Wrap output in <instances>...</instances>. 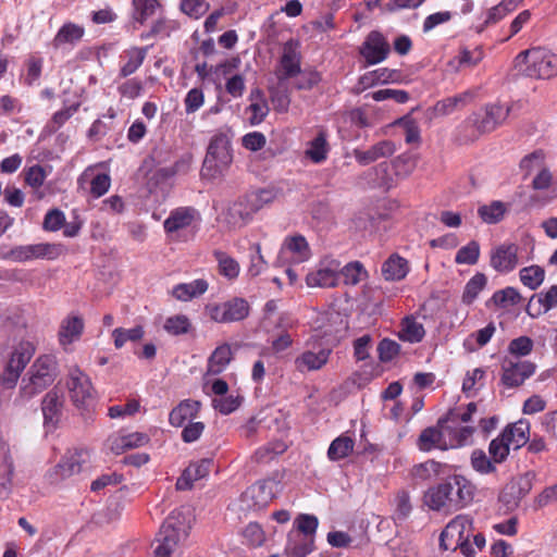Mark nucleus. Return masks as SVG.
<instances>
[{"instance_id":"4c0bfd02","label":"nucleus","mask_w":557,"mask_h":557,"mask_svg":"<svg viewBox=\"0 0 557 557\" xmlns=\"http://www.w3.org/2000/svg\"><path fill=\"white\" fill-rule=\"evenodd\" d=\"M472 99L470 91H465L453 97L437 101L432 108L434 116H446L457 109L465 107Z\"/></svg>"},{"instance_id":"f704fd0d","label":"nucleus","mask_w":557,"mask_h":557,"mask_svg":"<svg viewBox=\"0 0 557 557\" xmlns=\"http://www.w3.org/2000/svg\"><path fill=\"white\" fill-rule=\"evenodd\" d=\"M209 284L203 278H197L189 283H181L173 287L172 296L180 301H190L203 295L208 290Z\"/></svg>"},{"instance_id":"cd10ccee","label":"nucleus","mask_w":557,"mask_h":557,"mask_svg":"<svg viewBox=\"0 0 557 557\" xmlns=\"http://www.w3.org/2000/svg\"><path fill=\"white\" fill-rule=\"evenodd\" d=\"M148 442L149 436L141 432L113 435L108 440L110 450L116 455H120L127 449L141 447Z\"/></svg>"},{"instance_id":"a18cd8bd","label":"nucleus","mask_w":557,"mask_h":557,"mask_svg":"<svg viewBox=\"0 0 557 557\" xmlns=\"http://www.w3.org/2000/svg\"><path fill=\"white\" fill-rule=\"evenodd\" d=\"M284 249L292 253L295 262H304L311 256L309 245L301 235L288 237L284 242Z\"/></svg>"},{"instance_id":"2eb2a0df","label":"nucleus","mask_w":557,"mask_h":557,"mask_svg":"<svg viewBox=\"0 0 557 557\" xmlns=\"http://www.w3.org/2000/svg\"><path fill=\"white\" fill-rule=\"evenodd\" d=\"M277 490L278 483L274 480L259 481L246 490L244 500L249 502V508L260 510L273 500Z\"/></svg>"},{"instance_id":"e433bc0d","label":"nucleus","mask_w":557,"mask_h":557,"mask_svg":"<svg viewBox=\"0 0 557 557\" xmlns=\"http://www.w3.org/2000/svg\"><path fill=\"white\" fill-rule=\"evenodd\" d=\"M132 17L140 25H144L150 17L159 14L163 9L161 0H132Z\"/></svg>"},{"instance_id":"de8ad7c7","label":"nucleus","mask_w":557,"mask_h":557,"mask_svg":"<svg viewBox=\"0 0 557 557\" xmlns=\"http://www.w3.org/2000/svg\"><path fill=\"white\" fill-rule=\"evenodd\" d=\"M507 212V205L500 200H494L488 205L479 207L478 214L483 222L496 224L500 222Z\"/></svg>"},{"instance_id":"bf43d9fd","label":"nucleus","mask_w":557,"mask_h":557,"mask_svg":"<svg viewBox=\"0 0 557 557\" xmlns=\"http://www.w3.org/2000/svg\"><path fill=\"white\" fill-rule=\"evenodd\" d=\"M318 518L313 515L301 513L294 521V529L289 532H299L300 536L313 539L318 529Z\"/></svg>"},{"instance_id":"37998d69","label":"nucleus","mask_w":557,"mask_h":557,"mask_svg":"<svg viewBox=\"0 0 557 557\" xmlns=\"http://www.w3.org/2000/svg\"><path fill=\"white\" fill-rule=\"evenodd\" d=\"M213 257L218 262L219 273L228 281H235L240 272V265L233 257L222 250H214Z\"/></svg>"},{"instance_id":"72a5a7b5","label":"nucleus","mask_w":557,"mask_h":557,"mask_svg":"<svg viewBox=\"0 0 557 557\" xmlns=\"http://www.w3.org/2000/svg\"><path fill=\"white\" fill-rule=\"evenodd\" d=\"M249 101L250 104L246 109V111L250 113L248 121L250 125L256 126L264 121L269 114L270 108L264 94L258 88L251 90Z\"/></svg>"},{"instance_id":"5fc2aeb1","label":"nucleus","mask_w":557,"mask_h":557,"mask_svg":"<svg viewBox=\"0 0 557 557\" xmlns=\"http://www.w3.org/2000/svg\"><path fill=\"white\" fill-rule=\"evenodd\" d=\"M520 281L530 289L534 290L541 286L545 278V271L540 265L522 268L519 272Z\"/></svg>"},{"instance_id":"f8f14e48","label":"nucleus","mask_w":557,"mask_h":557,"mask_svg":"<svg viewBox=\"0 0 557 557\" xmlns=\"http://www.w3.org/2000/svg\"><path fill=\"white\" fill-rule=\"evenodd\" d=\"M210 385V393L215 397L212 399V407L221 414H230L237 410L244 400V397L238 392L228 394V384L222 379H215L212 382H207L206 386Z\"/></svg>"},{"instance_id":"f03ea898","label":"nucleus","mask_w":557,"mask_h":557,"mask_svg":"<svg viewBox=\"0 0 557 557\" xmlns=\"http://www.w3.org/2000/svg\"><path fill=\"white\" fill-rule=\"evenodd\" d=\"M58 373L57 359L52 355L39 356L21 382L22 397L30 399L50 386Z\"/></svg>"},{"instance_id":"7c9ffc66","label":"nucleus","mask_w":557,"mask_h":557,"mask_svg":"<svg viewBox=\"0 0 557 557\" xmlns=\"http://www.w3.org/2000/svg\"><path fill=\"white\" fill-rule=\"evenodd\" d=\"M409 262L398 253H392L381 268L385 281L396 282L404 280L409 273Z\"/></svg>"},{"instance_id":"412c9836","label":"nucleus","mask_w":557,"mask_h":557,"mask_svg":"<svg viewBox=\"0 0 557 557\" xmlns=\"http://www.w3.org/2000/svg\"><path fill=\"white\" fill-rule=\"evenodd\" d=\"M451 434V430L446 428L445 421H438V428H426L423 430L418 438V447L422 451H430L432 449L446 450L450 448L449 441L446 440L447 435Z\"/></svg>"},{"instance_id":"393cba45","label":"nucleus","mask_w":557,"mask_h":557,"mask_svg":"<svg viewBox=\"0 0 557 557\" xmlns=\"http://www.w3.org/2000/svg\"><path fill=\"white\" fill-rule=\"evenodd\" d=\"M396 146L392 140H381L367 150L355 149L354 157L360 165H368L394 154Z\"/></svg>"},{"instance_id":"a878e982","label":"nucleus","mask_w":557,"mask_h":557,"mask_svg":"<svg viewBox=\"0 0 557 557\" xmlns=\"http://www.w3.org/2000/svg\"><path fill=\"white\" fill-rule=\"evenodd\" d=\"M212 467L211 459H202L200 461L190 463L176 481V488L186 491L193 487V484L207 476Z\"/></svg>"},{"instance_id":"8fccbe9b","label":"nucleus","mask_w":557,"mask_h":557,"mask_svg":"<svg viewBox=\"0 0 557 557\" xmlns=\"http://www.w3.org/2000/svg\"><path fill=\"white\" fill-rule=\"evenodd\" d=\"M343 277L346 285H357L368 277V272L359 261H352L345 267L341 265L339 277Z\"/></svg>"},{"instance_id":"c756f323","label":"nucleus","mask_w":557,"mask_h":557,"mask_svg":"<svg viewBox=\"0 0 557 557\" xmlns=\"http://www.w3.org/2000/svg\"><path fill=\"white\" fill-rule=\"evenodd\" d=\"M201 403L193 399H185L173 408L169 414V422L172 426L180 428L186 421H193L197 418Z\"/></svg>"},{"instance_id":"6ab92c4d","label":"nucleus","mask_w":557,"mask_h":557,"mask_svg":"<svg viewBox=\"0 0 557 557\" xmlns=\"http://www.w3.org/2000/svg\"><path fill=\"white\" fill-rule=\"evenodd\" d=\"M518 251L519 247L513 243H505L495 247L491 251V267L499 273L512 272L519 263Z\"/></svg>"},{"instance_id":"774afa93","label":"nucleus","mask_w":557,"mask_h":557,"mask_svg":"<svg viewBox=\"0 0 557 557\" xmlns=\"http://www.w3.org/2000/svg\"><path fill=\"white\" fill-rule=\"evenodd\" d=\"M494 460L490 459L485 451L482 449H475L471 454V466L472 468L481 473V474H488L496 470Z\"/></svg>"},{"instance_id":"ea45409f","label":"nucleus","mask_w":557,"mask_h":557,"mask_svg":"<svg viewBox=\"0 0 557 557\" xmlns=\"http://www.w3.org/2000/svg\"><path fill=\"white\" fill-rule=\"evenodd\" d=\"M233 358L232 348L228 344L218 346L208 360V374L218 375L222 373Z\"/></svg>"},{"instance_id":"c03bdc74","label":"nucleus","mask_w":557,"mask_h":557,"mask_svg":"<svg viewBox=\"0 0 557 557\" xmlns=\"http://www.w3.org/2000/svg\"><path fill=\"white\" fill-rule=\"evenodd\" d=\"M147 54L146 48L134 47L124 51L125 63L120 69L121 77H128L134 74L143 64Z\"/></svg>"},{"instance_id":"09e8293b","label":"nucleus","mask_w":557,"mask_h":557,"mask_svg":"<svg viewBox=\"0 0 557 557\" xmlns=\"http://www.w3.org/2000/svg\"><path fill=\"white\" fill-rule=\"evenodd\" d=\"M496 332V327L494 323H488L485 327L470 334L463 343V346L470 350L474 351L483 346H485L494 336Z\"/></svg>"},{"instance_id":"603ef678","label":"nucleus","mask_w":557,"mask_h":557,"mask_svg":"<svg viewBox=\"0 0 557 557\" xmlns=\"http://www.w3.org/2000/svg\"><path fill=\"white\" fill-rule=\"evenodd\" d=\"M445 424L446 428L451 430V434L447 435L449 437L450 448L465 446L471 442L472 435L474 433L473 426L451 423Z\"/></svg>"},{"instance_id":"e2e57ef3","label":"nucleus","mask_w":557,"mask_h":557,"mask_svg":"<svg viewBox=\"0 0 557 557\" xmlns=\"http://www.w3.org/2000/svg\"><path fill=\"white\" fill-rule=\"evenodd\" d=\"M521 300L520 293L515 287H506L493 294L491 301L499 308H508L519 304Z\"/></svg>"},{"instance_id":"b1692460","label":"nucleus","mask_w":557,"mask_h":557,"mask_svg":"<svg viewBox=\"0 0 557 557\" xmlns=\"http://www.w3.org/2000/svg\"><path fill=\"white\" fill-rule=\"evenodd\" d=\"M63 405L64 398L59 391L53 388L45 395L41 403V410L45 419V426L48 430L55 429L62 416Z\"/></svg>"},{"instance_id":"9d476101","label":"nucleus","mask_w":557,"mask_h":557,"mask_svg":"<svg viewBox=\"0 0 557 557\" xmlns=\"http://www.w3.org/2000/svg\"><path fill=\"white\" fill-rule=\"evenodd\" d=\"M331 355V348L308 341L305 349L294 360L295 369L299 373L320 371L327 364Z\"/></svg>"},{"instance_id":"423d86ee","label":"nucleus","mask_w":557,"mask_h":557,"mask_svg":"<svg viewBox=\"0 0 557 557\" xmlns=\"http://www.w3.org/2000/svg\"><path fill=\"white\" fill-rule=\"evenodd\" d=\"M205 312L215 323H234L245 320L250 313V305L243 297H232L222 302H210Z\"/></svg>"},{"instance_id":"1a4fd4ad","label":"nucleus","mask_w":557,"mask_h":557,"mask_svg":"<svg viewBox=\"0 0 557 557\" xmlns=\"http://www.w3.org/2000/svg\"><path fill=\"white\" fill-rule=\"evenodd\" d=\"M66 387L70 398L77 408H83L94 398L95 389L90 377L79 367L69 369Z\"/></svg>"},{"instance_id":"39448f33","label":"nucleus","mask_w":557,"mask_h":557,"mask_svg":"<svg viewBox=\"0 0 557 557\" xmlns=\"http://www.w3.org/2000/svg\"><path fill=\"white\" fill-rule=\"evenodd\" d=\"M181 512L173 511L162 524L154 557H171L177 544L188 536L189 525L178 520Z\"/></svg>"},{"instance_id":"a19ab883","label":"nucleus","mask_w":557,"mask_h":557,"mask_svg":"<svg viewBox=\"0 0 557 557\" xmlns=\"http://www.w3.org/2000/svg\"><path fill=\"white\" fill-rule=\"evenodd\" d=\"M97 165L88 166L82 178L90 177V194L94 198H100L108 193L111 186V177L109 173H96Z\"/></svg>"},{"instance_id":"dca6fc26","label":"nucleus","mask_w":557,"mask_h":557,"mask_svg":"<svg viewBox=\"0 0 557 557\" xmlns=\"http://www.w3.org/2000/svg\"><path fill=\"white\" fill-rule=\"evenodd\" d=\"M454 486H456V488L460 493L459 496H461L460 497L461 499L468 498L467 490H463L465 485H461V487H460L456 483H448L447 479H446L443 483H440L436 486L430 487L426 491V493L424 495L425 505L430 509L436 510V511H440L444 508H451V505H450L451 498L449 497V493L451 492Z\"/></svg>"},{"instance_id":"5701e85b","label":"nucleus","mask_w":557,"mask_h":557,"mask_svg":"<svg viewBox=\"0 0 557 557\" xmlns=\"http://www.w3.org/2000/svg\"><path fill=\"white\" fill-rule=\"evenodd\" d=\"M472 533V519L468 515H458L455 517L441 533V546L448 549L446 541H453L454 544L470 539Z\"/></svg>"},{"instance_id":"58836bf2","label":"nucleus","mask_w":557,"mask_h":557,"mask_svg":"<svg viewBox=\"0 0 557 557\" xmlns=\"http://www.w3.org/2000/svg\"><path fill=\"white\" fill-rule=\"evenodd\" d=\"M313 549V539L301 535L299 532H289L285 553L293 557H306Z\"/></svg>"},{"instance_id":"c85d7f7f","label":"nucleus","mask_w":557,"mask_h":557,"mask_svg":"<svg viewBox=\"0 0 557 557\" xmlns=\"http://www.w3.org/2000/svg\"><path fill=\"white\" fill-rule=\"evenodd\" d=\"M500 435L508 443L509 447L519 449L529 442L530 423L525 419H520L515 423L508 424Z\"/></svg>"},{"instance_id":"473e14b6","label":"nucleus","mask_w":557,"mask_h":557,"mask_svg":"<svg viewBox=\"0 0 557 557\" xmlns=\"http://www.w3.org/2000/svg\"><path fill=\"white\" fill-rule=\"evenodd\" d=\"M85 35V28L82 25L67 22L64 23L57 32L52 45L55 49L62 47H74L76 46Z\"/></svg>"},{"instance_id":"aec40b11","label":"nucleus","mask_w":557,"mask_h":557,"mask_svg":"<svg viewBox=\"0 0 557 557\" xmlns=\"http://www.w3.org/2000/svg\"><path fill=\"white\" fill-rule=\"evenodd\" d=\"M199 213L191 207H180L172 210L163 223L166 234H177L180 231L195 227L199 222Z\"/></svg>"},{"instance_id":"7ed1b4c3","label":"nucleus","mask_w":557,"mask_h":557,"mask_svg":"<svg viewBox=\"0 0 557 557\" xmlns=\"http://www.w3.org/2000/svg\"><path fill=\"white\" fill-rule=\"evenodd\" d=\"M233 162L231 139L226 134L214 135L208 146L201 174L215 180L225 175Z\"/></svg>"},{"instance_id":"338daca9","label":"nucleus","mask_w":557,"mask_h":557,"mask_svg":"<svg viewBox=\"0 0 557 557\" xmlns=\"http://www.w3.org/2000/svg\"><path fill=\"white\" fill-rule=\"evenodd\" d=\"M117 91L122 98L134 100L144 92V82L137 77L128 78L117 86Z\"/></svg>"},{"instance_id":"9b49d317","label":"nucleus","mask_w":557,"mask_h":557,"mask_svg":"<svg viewBox=\"0 0 557 557\" xmlns=\"http://www.w3.org/2000/svg\"><path fill=\"white\" fill-rule=\"evenodd\" d=\"M341 262L334 258H323L306 276L309 287H335L339 281Z\"/></svg>"},{"instance_id":"4468645a","label":"nucleus","mask_w":557,"mask_h":557,"mask_svg":"<svg viewBox=\"0 0 557 557\" xmlns=\"http://www.w3.org/2000/svg\"><path fill=\"white\" fill-rule=\"evenodd\" d=\"M389 51V44L377 30L370 32L359 49V53L368 65L383 62L387 59Z\"/></svg>"},{"instance_id":"0e129e2a","label":"nucleus","mask_w":557,"mask_h":557,"mask_svg":"<svg viewBox=\"0 0 557 557\" xmlns=\"http://www.w3.org/2000/svg\"><path fill=\"white\" fill-rule=\"evenodd\" d=\"M3 258L18 263L36 260L35 244L15 246Z\"/></svg>"},{"instance_id":"bb28decb","label":"nucleus","mask_w":557,"mask_h":557,"mask_svg":"<svg viewBox=\"0 0 557 557\" xmlns=\"http://www.w3.org/2000/svg\"><path fill=\"white\" fill-rule=\"evenodd\" d=\"M280 64L283 75L286 78L296 76L300 73V52L298 41L290 39L284 44Z\"/></svg>"},{"instance_id":"0eeeda50","label":"nucleus","mask_w":557,"mask_h":557,"mask_svg":"<svg viewBox=\"0 0 557 557\" xmlns=\"http://www.w3.org/2000/svg\"><path fill=\"white\" fill-rule=\"evenodd\" d=\"M34 352L35 347L29 342H21L13 348L3 370L5 388L11 389L15 387L21 373L30 361Z\"/></svg>"},{"instance_id":"c9c22d12","label":"nucleus","mask_w":557,"mask_h":557,"mask_svg":"<svg viewBox=\"0 0 557 557\" xmlns=\"http://www.w3.org/2000/svg\"><path fill=\"white\" fill-rule=\"evenodd\" d=\"M425 336V330L414 317L407 315L401 320L398 338L403 342L417 344L422 342Z\"/></svg>"},{"instance_id":"6e6d98bb","label":"nucleus","mask_w":557,"mask_h":557,"mask_svg":"<svg viewBox=\"0 0 557 557\" xmlns=\"http://www.w3.org/2000/svg\"><path fill=\"white\" fill-rule=\"evenodd\" d=\"M395 509L393 520L396 523L405 522L412 511L410 496L406 491H399L394 499Z\"/></svg>"},{"instance_id":"ddd939ff","label":"nucleus","mask_w":557,"mask_h":557,"mask_svg":"<svg viewBox=\"0 0 557 557\" xmlns=\"http://www.w3.org/2000/svg\"><path fill=\"white\" fill-rule=\"evenodd\" d=\"M0 500H7L13 493L15 463L7 441L0 438Z\"/></svg>"},{"instance_id":"79ce46f5","label":"nucleus","mask_w":557,"mask_h":557,"mask_svg":"<svg viewBox=\"0 0 557 557\" xmlns=\"http://www.w3.org/2000/svg\"><path fill=\"white\" fill-rule=\"evenodd\" d=\"M447 482L456 483L460 487H461V485H465L463 490H467V493H468V498L461 499V498H459L460 493L458 492L456 486H454V488L449 493V497L451 498V500H450L451 508L465 507L473 500L474 493H475V486L467 478L459 475V474H455V475L448 476Z\"/></svg>"},{"instance_id":"052dcab7","label":"nucleus","mask_w":557,"mask_h":557,"mask_svg":"<svg viewBox=\"0 0 557 557\" xmlns=\"http://www.w3.org/2000/svg\"><path fill=\"white\" fill-rule=\"evenodd\" d=\"M66 251L65 246L60 243L35 244L36 260H55Z\"/></svg>"},{"instance_id":"a211bd4d","label":"nucleus","mask_w":557,"mask_h":557,"mask_svg":"<svg viewBox=\"0 0 557 557\" xmlns=\"http://www.w3.org/2000/svg\"><path fill=\"white\" fill-rule=\"evenodd\" d=\"M509 114V108L499 103L486 106L484 110L474 113L469 121H472L480 133H487L502 124Z\"/></svg>"},{"instance_id":"f3484780","label":"nucleus","mask_w":557,"mask_h":557,"mask_svg":"<svg viewBox=\"0 0 557 557\" xmlns=\"http://www.w3.org/2000/svg\"><path fill=\"white\" fill-rule=\"evenodd\" d=\"M85 330V321L78 313H70L60 322L58 342L63 350L69 351L78 342Z\"/></svg>"},{"instance_id":"4d7b16f0","label":"nucleus","mask_w":557,"mask_h":557,"mask_svg":"<svg viewBox=\"0 0 557 557\" xmlns=\"http://www.w3.org/2000/svg\"><path fill=\"white\" fill-rule=\"evenodd\" d=\"M81 102L64 103L63 108L53 113L48 127L51 132L61 128L79 109Z\"/></svg>"},{"instance_id":"4be33fe9","label":"nucleus","mask_w":557,"mask_h":557,"mask_svg":"<svg viewBox=\"0 0 557 557\" xmlns=\"http://www.w3.org/2000/svg\"><path fill=\"white\" fill-rule=\"evenodd\" d=\"M502 382L507 387H518L535 372V366L530 361H512L503 363Z\"/></svg>"},{"instance_id":"69168bd1","label":"nucleus","mask_w":557,"mask_h":557,"mask_svg":"<svg viewBox=\"0 0 557 557\" xmlns=\"http://www.w3.org/2000/svg\"><path fill=\"white\" fill-rule=\"evenodd\" d=\"M244 542L252 547H259L265 542V533L257 522L248 523L242 532Z\"/></svg>"},{"instance_id":"680f3d73","label":"nucleus","mask_w":557,"mask_h":557,"mask_svg":"<svg viewBox=\"0 0 557 557\" xmlns=\"http://www.w3.org/2000/svg\"><path fill=\"white\" fill-rule=\"evenodd\" d=\"M480 251L479 243L476 240H471L457 251L455 262L457 264L473 265L480 258Z\"/></svg>"},{"instance_id":"864d4df0","label":"nucleus","mask_w":557,"mask_h":557,"mask_svg":"<svg viewBox=\"0 0 557 557\" xmlns=\"http://www.w3.org/2000/svg\"><path fill=\"white\" fill-rule=\"evenodd\" d=\"M145 331L143 326L137 325L132 329L116 327L112 332L114 346L116 349L122 348L127 342H137L144 337Z\"/></svg>"},{"instance_id":"13d9d810","label":"nucleus","mask_w":557,"mask_h":557,"mask_svg":"<svg viewBox=\"0 0 557 557\" xmlns=\"http://www.w3.org/2000/svg\"><path fill=\"white\" fill-rule=\"evenodd\" d=\"M487 278L483 273L473 275L465 286L462 301L467 305L472 304L481 290L485 287Z\"/></svg>"},{"instance_id":"2f4dec72","label":"nucleus","mask_w":557,"mask_h":557,"mask_svg":"<svg viewBox=\"0 0 557 557\" xmlns=\"http://www.w3.org/2000/svg\"><path fill=\"white\" fill-rule=\"evenodd\" d=\"M557 307V285L550 286L546 292L533 296L527 307L530 317H537Z\"/></svg>"},{"instance_id":"6e6552de","label":"nucleus","mask_w":557,"mask_h":557,"mask_svg":"<svg viewBox=\"0 0 557 557\" xmlns=\"http://www.w3.org/2000/svg\"><path fill=\"white\" fill-rule=\"evenodd\" d=\"M89 461L90 453L88 449L74 448L67 450L50 471L49 476L51 482L57 483L81 473Z\"/></svg>"},{"instance_id":"49530a36","label":"nucleus","mask_w":557,"mask_h":557,"mask_svg":"<svg viewBox=\"0 0 557 557\" xmlns=\"http://www.w3.org/2000/svg\"><path fill=\"white\" fill-rule=\"evenodd\" d=\"M355 446V441L346 435H341L332 441L327 449V458L331 461H338L348 457Z\"/></svg>"},{"instance_id":"3c124183","label":"nucleus","mask_w":557,"mask_h":557,"mask_svg":"<svg viewBox=\"0 0 557 557\" xmlns=\"http://www.w3.org/2000/svg\"><path fill=\"white\" fill-rule=\"evenodd\" d=\"M329 152V145L326 136L323 132H320L310 143L306 150L307 157L314 163L323 162Z\"/></svg>"},{"instance_id":"20e7f679","label":"nucleus","mask_w":557,"mask_h":557,"mask_svg":"<svg viewBox=\"0 0 557 557\" xmlns=\"http://www.w3.org/2000/svg\"><path fill=\"white\" fill-rule=\"evenodd\" d=\"M275 193L272 189H258L246 194L235 201L227 210V223L233 226L248 224L252 216L264 206L273 202Z\"/></svg>"},{"instance_id":"f257e3e1","label":"nucleus","mask_w":557,"mask_h":557,"mask_svg":"<svg viewBox=\"0 0 557 557\" xmlns=\"http://www.w3.org/2000/svg\"><path fill=\"white\" fill-rule=\"evenodd\" d=\"M515 66L527 77L547 79L557 75V54L534 47L520 52L515 59Z\"/></svg>"}]
</instances>
